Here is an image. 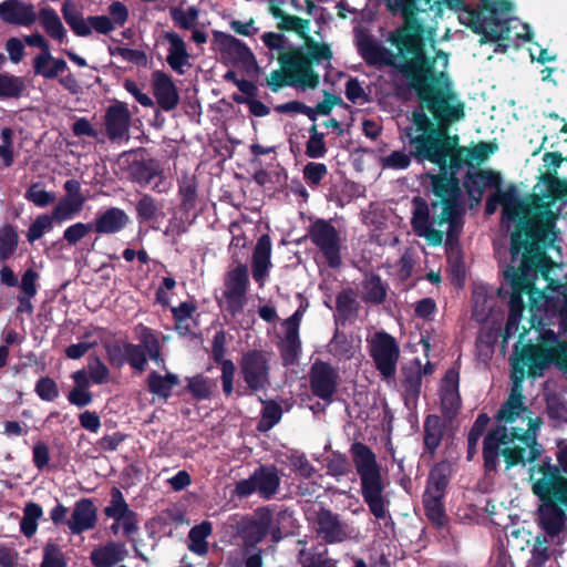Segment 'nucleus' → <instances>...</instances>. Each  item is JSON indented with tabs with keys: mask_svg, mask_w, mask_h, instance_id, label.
Listing matches in <instances>:
<instances>
[{
	"mask_svg": "<svg viewBox=\"0 0 567 567\" xmlns=\"http://www.w3.org/2000/svg\"><path fill=\"white\" fill-rule=\"evenodd\" d=\"M354 40L368 64L392 66L411 81L420 99V106L413 111L412 123L405 130L411 154L420 162L444 166L449 153L447 128L465 116L464 103L444 70H432L424 50L406 56L393 54L361 28L354 29ZM434 63L446 69L447 55L437 53Z\"/></svg>",
	"mask_w": 567,
	"mask_h": 567,
	"instance_id": "obj_1",
	"label": "nucleus"
},
{
	"mask_svg": "<svg viewBox=\"0 0 567 567\" xmlns=\"http://www.w3.org/2000/svg\"><path fill=\"white\" fill-rule=\"evenodd\" d=\"M542 346L529 347L519 358L512 360L511 393L496 414L502 424L492 429L484 439V466L488 472L497 468L501 455L509 468L533 462L543 454V446L537 443L542 421L533 417L525 405L522 382L526 372L533 377L542 375L553 363L567 368V340L559 339L549 330L542 333Z\"/></svg>",
	"mask_w": 567,
	"mask_h": 567,
	"instance_id": "obj_2",
	"label": "nucleus"
},
{
	"mask_svg": "<svg viewBox=\"0 0 567 567\" xmlns=\"http://www.w3.org/2000/svg\"><path fill=\"white\" fill-rule=\"evenodd\" d=\"M499 205L503 210L502 224L511 231V262L545 256L538 245H553L558 239L555 225L559 208L555 198L547 202L540 198L522 200L516 188L511 186L492 194L486 200L485 210L492 215Z\"/></svg>",
	"mask_w": 567,
	"mask_h": 567,
	"instance_id": "obj_3",
	"label": "nucleus"
},
{
	"mask_svg": "<svg viewBox=\"0 0 567 567\" xmlns=\"http://www.w3.org/2000/svg\"><path fill=\"white\" fill-rule=\"evenodd\" d=\"M553 261L546 256H536L535 258H522L518 262L508 265L504 270V278L512 288V295L509 298V313L504 330V342L514 337L518 332L519 323L524 311V301L522 292L527 291L533 299V320L537 321L539 326V343L535 347H539L543 343L542 333L546 331L547 321H550L555 316H546L545 312V292L534 291L533 284L540 274L545 280L549 279V272L553 270ZM551 331V329H548ZM553 332L559 338L567 340V333H564L559 329V333ZM530 346H528L529 348ZM527 349L524 348L523 352Z\"/></svg>",
	"mask_w": 567,
	"mask_h": 567,
	"instance_id": "obj_4",
	"label": "nucleus"
},
{
	"mask_svg": "<svg viewBox=\"0 0 567 567\" xmlns=\"http://www.w3.org/2000/svg\"><path fill=\"white\" fill-rule=\"evenodd\" d=\"M411 225L415 235L425 238L431 245H440L446 237V244L450 245L449 264L457 279H463L464 266L460 250L453 245L463 228V212L460 205L452 199L441 205L433 204V215H431L426 200L414 197Z\"/></svg>",
	"mask_w": 567,
	"mask_h": 567,
	"instance_id": "obj_5",
	"label": "nucleus"
},
{
	"mask_svg": "<svg viewBox=\"0 0 567 567\" xmlns=\"http://www.w3.org/2000/svg\"><path fill=\"white\" fill-rule=\"evenodd\" d=\"M484 8L491 13V18H482L480 11L462 6L458 12V21L472 29L475 33L482 34L481 42L508 41L516 44L517 40L529 39V25L520 22L517 18L511 17L513 6L506 0H481Z\"/></svg>",
	"mask_w": 567,
	"mask_h": 567,
	"instance_id": "obj_6",
	"label": "nucleus"
},
{
	"mask_svg": "<svg viewBox=\"0 0 567 567\" xmlns=\"http://www.w3.org/2000/svg\"><path fill=\"white\" fill-rule=\"evenodd\" d=\"M386 8L404 19V24L391 31L386 41L393 54L406 56L423 49L424 40H433L434 29L424 23L430 17L431 0H383Z\"/></svg>",
	"mask_w": 567,
	"mask_h": 567,
	"instance_id": "obj_7",
	"label": "nucleus"
},
{
	"mask_svg": "<svg viewBox=\"0 0 567 567\" xmlns=\"http://www.w3.org/2000/svg\"><path fill=\"white\" fill-rule=\"evenodd\" d=\"M355 471L361 482V495L374 518L384 525L393 524L389 511L390 501L384 495L381 468L373 451L363 443H353L350 449Z\"/></svg>",
	"mask_w": 567,
	"mask_h": 567,
	"instance_id": "obj_8",
	"label": "nucleus"
},
{
	"mask_svg": "<svg viewBox=\"0 0 567 567\" xmlns=\"http://www.w3.org/2000/svg\"><path fill=\"white\" fill-rule=\"evenodd\" d=\"M0 19L13 25L31 27L40 21L45 34L53 41L62 44L68 40V32L56 11L49 7H41L37 13L30 2L21 0H4L0 3Z\"/></svg>",
	"mask_w": 567,
	"mask_h": 567,
	"instance_id": "obj_9",
	"label": "nucleus"
},
{
	"mask_svg": "<svg viewBox=\"0 0 567 567\" xmlns=\"http://www.w3.org/2000/svg\"><path fill=\"white\" fill-rule=\"evenodd\" d=\"M291 519L292 515L288 511L274 512L269 507H260L244 523L241 536L251 546L260 543L268 534L274 542H279L282 537L280 525Z\"/></svg>",
	"mask_w": 567,
	"mask_h": 567,
	"instance_id": "obj_10",
	"label": "nucleus"
},
{
	"mask_svg": "<svg viewBox=\"0 0 567 567\" xmlns=\"http://www.w3.org/2000/svg\"><path fill=\"white\" fill-rule=\"evenodd\" d=\"M528 468V481L532 492L540 501L555 498L564 477L557 465L553 464L550 456H539Z\"/></svg>",
	"mask_w": 567,
	"mask_h": 567,
	"instance_id": "obj_11",
	"label": "nucleus"
},
{
	"mask_svg": "<svg viewBox=\"0 0 567 567\" xmlns=\"http://www.w3.org/2000/svg\"><path fill=\"white\" fill-rule=\"evenodd\" d=\"M369 353L383 379H392L400 359L398 341L385 331H378L367 339Z\"/></svg>",
	"mask_w": 567,
	"mask_h": 567,
	"instance_id": "obj_12",
	"label": "nucleus"
},
{
	"mask_svg": "<svg viewBox=\"0 0 567 567\" xmlns=\"http://www.w3.org/2000/svg\"><path fill=\"white\" fill-rule=\"evenodd\" d=\"M308 237L312 244L322 252L328 265L332 268L341 264V239L339 231L324 219H317L308 229Z\"/></svg>",
	"mask_w": 567,
	"mask_h": 567,
	"instance_id": "obj_13",
	"label": "nucleus"
},
{
	"mask_svg": "<svg viewBox=\"0 0 567 567\" xmlns=\"http://www.w3.org/2000/svg\"><path fill=\"white\" fill-rule=\"evenodd\" d=\"M243 380L251 392L264 391L270 384L268 354L261 350L245 352L239 361Z\"/></svg>",
	"mask_w": 567,
	"mask_h": 567,
	"instance_id": "obj_14",
	"label": "nucleus"
},
{
	"mask_svg": "<svg viewBox=\"0 0 567 567\" xmlns=\"http://www.w3.org/2000/svg\"><path fill=\"white\" fill-rule=\"evenodd\" d=\"M62 16L69 27L78 37H87L93 31L100 34H109L116 28L107 16H92L84 18L71 0L62 4Z\"/></svg>",
	"mask_w": 567,
	"mask_h": 567,
	"instance_id": "obj_15",
	"label": "nucleus"
},
{
	"mask_svg": "<svg viewBox=\"0 0 567 567\" xmlns=\"http://www.w3.org/2000/svg\"><path fill=\"white\" fill-rule=\"evenodd\" d=\"M279 485L280 477L275 466H259L250 477L237 482L235 493L239 497L257 493L269 499L277 493Z\"/></svg>",
	"mask_w": 567,
	"mask_h": 567,
	"instance_id": "obj_16",
	"label": "nucleus"
},
{
	"mask_svg": "<svg viewBox=\"0 0 567 567\" xmlns=\"http://www.w3.org/2000/svg\"><path fill=\"white\" fill-rule=\"evenodd\" d=\"M213 35L221 58L228 64L246 71H251L257 66L254 53L244 42L221 31H214Z\"/></svg>",
	"mask_w": 567,
	"mask_h": 567,
	"instance_id": "obj_17",
	"label": "nucleus"
},
{
	"mask_svg": "<svg viewBox=\"0 0 567 567\" xmlns=\"http://www.w3.org/2000/svg\"><path fill=\"white\" fill-rule=\"evenodd\" d=\"M313 527L317 535L329 544L344 542L354 533V529L342 522L338 514L322 507L316 512Z\"/></svg>",
	"mask_w": 567,
	"mask_h": 567,
	"instance_id": "obj_18",
	"label": "nucleus"
},
{
	"mask_svg": "<svg viewBox=\"0 0 567 567\" xmlns=\"http://www.w3.org/2000/svg\"><path fill=\"white\" fill-rule=\"evenodd\" d=\"M104 514L114 519L111 525L113 534H118L120 530L125 536H128L137 530L136 514L130 509L122 492L117 487L111 491L110 504L105 507Z\"/></svg>",
	"mask_w": 567,
	"mask_h": 567,
	"instance_id": "obj_19",
	"label": "nucleus"
},
{
	"mask_svg": "<svg viewBox=\"0 0 567 567\" xmlns=\"http://www.w3.org/2000/svg\"><path fill=\"white\" fill-rule=\"evenodd\" d=\"M249 285L248 270L244 265L231 269L225 279L224 299L226 308L233 315L243 311Z\"/></svg>",
	"mask_w": 567,
	"mask_h": 567,
	"instance_id": "obj_20",
	"label": "nucleus"
},
{
	"mask_svg": "<svg viewBox=\"0 0 567 567\" xmlns=\"http://www.w3.org/2000/svg\"><path fill=\"white\" fill-rule=\"evenodd\" d=\"M288 85L306 91L319 84V75L313 72L311 61L300 53L284 54Z\"/></svg>",
	"mask_w": 567,
	"mask_h": 567,
	"instance_id": "obj_21",
	"label": "nucleus"
},
{
	"mask_svg": "<svg viewBox=\"0 0 567 567\" xmlns=\"http://www.w3.org/2000/svg\"><path fill=\"white\" fill-rule=\"evenodd\" d=\"M339 383L336 369L326 362H316L310 371L312 393L323 401L331 402Z\"/></svg>",
	"mask_w": 567,
	"mask_h": 567,
	"instance_id": "obj_22",
	"label": "nucleus"
},
{
	"mask_svg": "<svg viewBox=\"0 0 567 567\" xmlns=\"http://www.w3.org/2000/svg\"><path fill=\"white\" fill-rule=\"evenodd\" d=\"M553 266L549 276L555 272L556 265L553 262ZM547 281L549 284L546 287V295H544L546 316H557L559 329L567 333V284L554 287L551 277Z\"/></svg>",
	"mask_w": 567,
	"mask_h": 567,
	"instance_id": "obj_23",
	"label": "nucleus"
},
{
	"mask_svg": "<svg viewBox=\"0 0 567 567\" xmlns=\"http://www.w3.org/2000/svg\"><path fill=\"white\" fill-rule=\"evenodd\" d=\"M153 95L158 106L169 112L179 103V92L171 75L164 71L156 70L151 75Z\"/></svg>",
	"mask_w": 567,
	"mask_h": 567,
	"instance_id": "obj_24",
	"label": "nucleus"
},
{
	"mask_svg": "<svg viewBox=\"0 0 567 567\" xmlns=\"http://www.w3.org/2000/svg\"><path fill=\"white\" fill-rule=\"evenodd\" d=\"M131 112L123 102H116L105 112V131L112 142L128 141Z\"/></svg>",
	"mask_w": 567,
	"mask_h": 567,
	"instance_id": "obj_25",
	"label": "nucleus"
},
{
	"mask_svg": "<svg viewBox=\"0 0 567 567\" xmlns=\"http://www.w3.org/2000/svg\"><path fill=\"white\" fill-rule=\"evenodd\" d=\"M460 372L456 368L449 369L440 383V404L442 413L446 417L456 414L461 406V395L458 392Z\"/></svg>",
	"mask_w": 567,
	"mask_h": 567,
	"instance_id": "obj_26",
	"label": "nucleus"
},
{
	"mask_svg": "<svg viewBox=\"0 0 567 567\" xmlns=\"http://www.w3.org/2000/svg\"><path fill=\"white\" fill-rule=\"evenodd\" d=\"M536 515L537 524L545 533L544 536L554 538L565 529L566 513L553 499L542 501Z\"/></svg>",
	"mask_w": 567,
	"mask_h": 567,
	"instance_id": "obj_27",
	"label": "nucleus"
},
{
	"mask_svg": "<svg viewBox=\"0 0 567 567\" xmlns=\"http://www.w3.org/2000/svg\"><path fill=\"white\" fill-rule=\"evenodd\" d=\"M97 522V508L90 498H81L75 502L71 517L66 526L71 534L79 535L95 527Z\"/></svg>",
	"mask_w": 567,
	"mask_h": 567,
	"instance_id": "obj_28",
	"label": "nucleus"
},
{
	"mask_svg": "<svg viewBox=\"0 0 567 567\" xmlns=\"http://www.w3.org/2000/svg\"><path fill=\"white\" fill-rule=\"evenodd\" d=\"M271 249L272 245L270 237L268 235H261L256 243L251 258L252 278L259 287L265 286L269 271L272 267Z\"/></svg>",
	"mask_w": 567,
	"mask_h": 567,
	"instance_id": "obj_29",
	"label": "nucleus"
},
{
	"mask_svg": "<svg viewBox=\"0 0 567 567\" xmlns=\"http://www.w3.org/2000/svg\"><path fill=\"white\" fill-rule=\"evenodd\" d=\"M164 39L167 43V64L174 72L183 75L186 71V68L190 66V54L187 50L186 42L178 33L174 31L165 32Z\"/></svg>",
	"mask_w": 567,
	"mask_h": 567,
	"instance_id": "obj_30",
	"label": "nucleus"
},
{
	"mask_svg": "<svg viewBox=\"0 0 567 567\" xmlns=\"http://www.w3.org/2000/svg\"><path fill=\"white\" fill-rule=\"evenodd\" d=\"M128 223L130 217L123 209L110 207L103 212H97L92 225L95 233L111 235L123 230Z\"/></svg>",
	"mask_w": 567,
	"mask_h": 567,
	"instance_id": "obj_31",
	"label": "nucleus"
},
{
	"mask_svg": "<svg viewBox=\"0 0 567 567\" xmlns=\"http://www.w3.org/2000/svg\"><path fill=\"white\" fill-rule=\"evenodd\" d=\"M33 73L37 76H42L45 80H53L68 69L66 62L63 59H56L52 55L51 51L39 52L32 59Z\"/></svg>",
	"mask_w": 567,
	"mask_h": 567,
	"instance_id": "obj_32",
	"label": "nucleus"
},
{
	"mask_svg": "<svg viewBox=\"0 0 567 567\" xmlns=\"http://www.w3.org/2000/svg\"><path fill=\"white\" fill-rule=\"evenodd\" d=\"M126 554L124 544L109 543L92 550L90 559L94 567H113L122 561Z\"/></svg>",
	"mask_w": 567,
	"mask_h": 567,
	"instance_id": "obj_33",
	"label": "nucleus"
},
{
	"mask_svg": "<svg viewBox=\"0 0 567 567\" xmlns=\"http://www.w3.org/2000/svg\"><path fill=\"white\" fill-rule=\"evenodd\" d=\"M134 333L136 339L140 341L138 346H142L150 359L157 364H164V358L161 354L158 334L143 323H138L134 327Z\"/></svg>",
	"mask_w": 567,
	"mask_h": 567,
	"instance_id": "obj_34",
	"label": "nucleus"
},
{
	"mask_svg": "<svg viewBox=\"0 0 567 567\" xmlns=\"http://www.w3.org/2000/svg\"><path fill=\"white\" fill-rule=\"evenodd\" d=\"M502 178L498 174L491 171L478 172L472 176H468L465 185L468 194L472 197H476L478 200L483 195L484 188H497L501 189Z\"/></svg>",
	"mask_w": 567,
	"mask_h": 567,
	"instance_id": "obj_35",
	"label": "nucleus"
},
{
	"mask_svg": "<svg viewBox=\"0 0 567 567\" xmlns=\"http://www.w3.org/2000/svg\"><path fill=\"white\" fill-rule=\"evenodd\" d=\"M212 533L213 525L207 520L192 527L188 533V549L198 556H205L209 549L207 538Z\"/></svg>",
	"mask_w": 567,
	"mask_h": 567,
	"instance_id": "obj_36",
	"label": "nucleus"
},
{
	"mask_svg": "<svg viewBox=\"0 0 567 567\" xmlns=\"http://www.w3.org/2000/svg\"><path fill=\"white\" fill-rule=\"evenodd\" d=\"M84 202L83 196H65L55 205L52 216L58 223L71 220L81 213Z\"/></svg>",
	"mask_w": 567,
	"mask_h": 567,
	"instance_id": "obj_37",
	"label": "nucleus"
},
{
	"mask_svg": "<svg viewBox=\"0 0 567 567\" xmlns=\"http://www.w3.org/2000/svg\"><path fill=\"white\" fill-rule=\"evenodd\" d=\"M179 383V379L174 373L161 375L153 371L147 377V386L151 393L167 399L172 394V390Z\"/></svg>",
	"mask_w": 567,
	"mask_h": 567,
	"instance_id": "obj_38",
	"label": "nucleus"
},
{
	"mask_svg": "<svg viewBox=\"0 0 567 567\" xmlns=\"http://www.w3.org/2000/svg\"><path fill=\"white\" fill-rule=\"evenodd\" d=\"M279 350L284 361L292 363L301 350L299 330L290 327H284V337L279 343Z\"/></svg>",
	"mask_w": 567,
	"mask_h": 567,
	"instance_id": "obj_39",
	"label": "nucleus"
},
{
	"mask_svg": "<svg viewBox=\"0 0 567 567\" xmlns=\"http://www.w3.org/2000/svg\"><path fill=\"white\" fill-rule=\"evenodd\" d=\"M386 298V286L377 275H367L362 281V299L367 302L380 305Z\"/></svg>",
	"mask_w": 567,
	"mask_h": 567,
	"instance_id": "obj_40",
	"label": "nucleus"
},
{
	"mask_svg": "<svg viewBox=\"0 0 567 567\" xmlns=\"http://www.w3.org/2000/svg\"><path fill=\"white\" fill-rule=\"evenodd\" d=\"M443 497L441 495H434L427 492H424L423 495V505L425 509V515L432 524L436 526H444L447 522V516L445 513V507L443 504Z\"/></svg>",
	"mask_w": 567,
	"mask_h": 567,
	"instance_id": "obj_41",
	"label": "nucleus"
},
{
	"mask_svg": "<svg viewBox=\"0 0 567 567\" xmlns=\"http://www.w3.org/2000/svg\"><path fill=\"white\" fill-rule=\"evenodd\" d=\"M169 14L176 27L183 30L194 29L197 24L199 10L195 6L185 7L183 4L172 7Z\"/></svg>",
	"mask_w": 567,
	"mask_h": 567,
	"instance_id": "obj_42",
	"label": "nucleus"
},
{
	"mask_svg": "<svg viewBox=\"0 0 567 567\" xmlns=\"http://www.w3.org/2000/svg\"><path fill=\"white\" fill-rule=\"evenodd\" d=\"M443 424L437 415H429L424 421V445L430 453H434L441 444Z\"/></svg>",
	"mask_w": 567,
	"mask_h": 567,
	"instance_id": "obj_43",
	"label": "nucleus"
},
{
	"mask_svg": "<svg viewBox=\"0 0 567 567\" xmlns=\"http://www.w3.org/2000/svg\"><path fill=\"white\" fill-rule=\"evenodd\" d=\"M43 511L42 507L33 502H29L25 504L23 508V516L20 522L21 533L30 538L32 537L38 529V522L42 517Z\"/></svg>",
	"mask_w": 567,
	"mask_h": 567,
	"instance_id": "obj_44",
	"label": "nucleus"
},
{
	"mask_svg": "<svg viewBox=\"0 0 567 567\" xmlns=\"http://www.w3.org/2000/svg\"><path fill=\"white\" fill-rule=\"evenodd\" d=\"M25 91V82L22 76L10 73H0V99H18Z\"/></svg>",
	"mask_w": 567,
	"mask_h": 567,
	"instance_id": "obj_45",
	"label": "nucleus"
},
{
	"mask_svg": "<svg viewBox=\"0 0 567 567\" xmlns=\"http://www.w3.org/2000/svg\"><path fill=\"white\" fill-rule=\"evenodd\" d=\"M262 405L257 430L259 432H267L281 420L282 410L275 401H262Z\"/></svg>",
	"mask_w": 567,
	"mask_h": 567,
	"instance_id": "obj_46",
	"label": "nucleus"
},
{
	"mask_svg": "<svg viewBox=\"0 0 567 567\" xmlns=\"http://www.w3.org/2000/svg\"><path fill=\"white\" fill-rule=\"evenodd\" d=\"M421 363L415 362V367H409L404 371L403 386L406 400H416L421 389Z\"/></svg>",
	"mask_w": 567,
	"mask_h": 567,
	"instance_id": "obj_47",
	"label": "nucleus"
},
{
	"mask_svg": "<svg viewBox=\"0 0 567 567\" xmlns=\"http://www.w3.org/2000/svg\"><path fill=\"white\" fill-rule=\"evenodd\" d=\"M137 218L143 221L157 220L164 216L156 200L150 195H143L136 203Z\"/></svg>",
	"mask_w": 567,
	"mask_h": 567,
	"instance_id": "obj_48",
	"label": "nucleus"
},
{
	"mask_svg": "<svg viewBox=\"0 0 567 567\" xmlns=\"http://www.w3.org/2000/svg\"><path fill=\"white\" fill-rule=\"evenodd\" d=\"M54 217L49 214H41L37 216L33 223L30 225L27 231V239L30 244H33L40 239L44 234L53 229Z\"/></svg>",
	"mask_w": 567,
	"mask_h": 567,
	"instance_id": "obj_49",
	"label": "nucleus"
},
{
	"mask_svg": "<svg viewBox=\"0 0 567 567\" xmlns=\"http://www.w3.org/2000/svg\"><path fill=\"white\" fill-rule=\"evenodd\" d=\"M130 175L131 178L141 186H147L158 176V169L152 164L135 162L130 167Z\"/></svg>",
	"mask_w": 567,
	"mask_h": 567,
	"instance_id": "obj_50",
	"label": "nucleus"
},
{
	"mask_svg": "<svg viewBox=\"0 0 567 567\" xmlns=\"http://www.w3.org/2000/svg\"><path fill=\"white\" fill-rule=\"evenodd\" d=\"M18 233L16 229L7 225L0 229V259L6 260L10 258L18 246Z\"/></svg>",
	"mask_w": 567,
	"mask_h": 567,
	"instance_id": "obj_51",
	"label": "nucleus"
},
{
	"mask_svg": "<svg viewBox=\"0 0 567 567\" xmlns=\"http://www.w3.org/2000/svg\"><path fill=\"white\" fill-rule=\"evenodd\" d=\"M495 148L488 143H480L472 148H461L460 155H465V162L468 165L480 164L487 159V157L494 153Z\"/></svg>",
	"mask_w": 567,
	"mask_h": 567,
	"instance_id": "obj_52",
	"label": "nucleus"
},
{
	"mask_svg": "<svg viewBox=\"0 0 567 567\" xmlns=\"http://www.w3.org/2000/svg\"><path fill=\"white\" fill-rule=\"evenodd\" d=\"M66 558L62 549L54 543H48L43 548L40 567H66Z\"/></svg>",
	"mask_w": 567,
	"mask_h": 567,
	"instance_id": "obj_53",
	"label": "nucleus"
},
{
	"mask_svg": "<svg viewBox=\"0 0 567 567\" xmlns=\"http://www.w3.org/2000/svg\"><path fill=\"white\" fill-rule=\"evenodd\" d=\"M528 567H543L549 559V548L546 536H537L530 551Z\"/></svg>",
	"mask_w": 567,
	"mask_h": 567,
	"instance_id": "obj_54",
	"label": "nucleus"
},
{
	"mask_svg": "<svg viewBox=\"0 0 567 567\" xmlns=\"http://www.w3.org/2000/svg\"><path fill=\"white\" fill-rule=\"evenodd\" d=\"M24 198L33 203L37 207H47L55 200V195L52 192L44 190L40 184H32L25 192Z\"/></svg>",
	"mask_w": 567,
	"mask_h": 567,
	"instance_id": "obj_55",
	"label": "nucleus"
},
{
	"mask_svg": "<svg viewBox=\"0 0 567 567\" xmlns=\"http://www.w3.org/2000/svg\"><path fill=\"white\" fill-rule=\"evenodd\" d=\"M93 384H105L110 381L111 373L109 368L97 357H91L86 368Z\"/></svg>",
	"mask_w": 567,
	"mask_h": 567,
	"instance_id": "obj_56",
	"label": "nucleus"
},
{
	"mask_svg": "<svg viewBox=\"0 0 567 567\" xmlns=\"http://www.w3.org/2000/svg\"><path fill=\"white\" fill-rule=\"evenodd\" d=\"M326 153L324 135L323 133H319L313 125L310 128V137L306 145V155L310 158H321Z\"/></svg>",
	"mask_w": 567,
	"mask_h": 567,
	"instance_id": "obj_57",
	"label": "nucleus"
},
{
	"mask_svg": "<svg viewBox=\"0 0 567 567\" xmlns=\"http://www.w3.org/2000/svg\"><path fill=\"white\" fill-rule=\"evenodd\" d=\"M126 358L128 363L134 370L143 372L147 364V353L144 351L142 346L126 342Z\"/></svg>",
	"mask_w": 567,
	"mask_h": 567,
	"instance_id": "obj_58",
	"label": "nucleus"
},
{
	"mask_svg": "<svg viewBox=\"0 0 567 567\" xmlns=\"http://www.w3.org/2000/svg\"><path fill=\"white\" fill-rule=\"evenodd\" d=\"M444 470L445 467L443 465H437L431 471L425 492L444 496L445 487L447 485V478L444 475Z\"/></svg>",
	"mask_w": 567,
	"mask_h": 567,
	"instance_id": "obj_59",
	"label": "nucleus"
},
{
	"mask_svg": "<svg viewBox=\"0 0 567 567\" xmlns=\"http://www.w3.org/2000/svg\"><path fill=\"white\" fill-rule=\"evenodd\" d=\"M327 174L328 168L323 163L310 162L303 167V178L311 187L320 185Z\"/></svg>",
	"mask_w": 567,
	"mask_h": 567,
	"instance_id": "obj_60",
	"label": "nucleus"
},
{
	"mask_svg": "<svg viewBox=\"0 0 567 567\" xmlns=\"http://www.w3.org/2000/svg\"><path fill=\"white\" fill-rule=\"evenodd\" d=\"M93 230L91 223H75L65 228L63 231V240L74 246Z\"/></svg>",
	"mask_w": 567,
	"mask_h": 567,
	"instance_id": "obj_61",
	"label": "nucleus"
},
{
	"mask_svg": "<svg viewBox=\"0 0 567 567\" xmlns=\"http://www.w3.org/2000/svg\"><path fill=\"white\" fill-rule=\"evenodd\" d=\"M349 462L346 455L333 452L327 461V472L329 475L339 477L344 476L349 472Z\"/></svg>",
	"mask_w": 567,
	"mask_h": 567,
	"instance_id": "obj_62",
	"label": "nucleus"
},
{
	"mask_svg": "<svg viewBox=\"0 0 567 567\" xmlns=\"http://www.w3.org/2000/svg\"><path fill=\"white\" fill-rule=\"evenodd\" d=\"M301 567H336L334 563L322 554L311 550H301L299 554Z\"/></svg>",
	"mask_w": 567,
	"mask_h": 567,
	"instance_id": "obj_63",
	"label": "nucleus"
},
{
	"mask_svg": "<svg viewBox=\"0 0 567 567\" xmlns=\"http://www.w3.org/2000/svg\"><path fill=\"white\" fill-rule=\"evenodd\" d=\"M4 49L8 53L9 60L18 64L25 55V43L22 39L11 37L6 41Z\"/></svg>",
	"mask_w": 567,
	"mask_h": 567,
	"instance_id": "obj_64",
	"label": "nucleus"
}]
</instances>
